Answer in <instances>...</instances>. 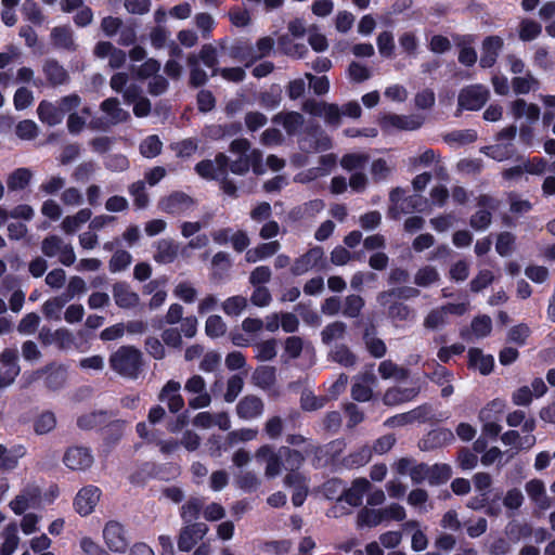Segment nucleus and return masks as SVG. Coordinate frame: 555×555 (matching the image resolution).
<instances>
[{
	"mask_svg": "<svg viewBox=\"0 0 555 555\" xmlns=\"http://www.w3.org/2000/svg\"><path fill=\"white\" fill-rule=\"evenodd\" d=\"M109 366L122 377L135 379L142 371V352L133 346H121L109 357Z\"/></svg>",
	"mask_w": 555,
	"mask_h": 555,
	"instance_id": "1",
	"label": "nucleus"
},
{
	"mask_svg": "<svg viewBox=\"0 0 555 555\" xmlns=\"http://www.w3.org/2000/svg\"><path fill=\"white\" fill-rule=\"evenodd\" d=\"M41 253L47 258H57L63 266L69 267L76 261V254L72 244L65 242L56 234L46 236L41 241Z\"/></svg>",
	"mask_w": 555,
	"mask_h": 555,
	"instance_id": "2",
	"label": "nucleus"
},
{
	"mask_svg": "<svg viewBox=\"0 0 555 555\" xmlns=\"http://www.w3.org/2000/svg\"><path fill=\"white\" fill-rule=\"evenodd\" d=\"M66 376L67 370L63 364L51 362L31 372L27 377V385L43 379L46 387L56 390L65 384Z\"/></svg>",
	"mask_w": 555,
	"mask_h": 555,
	"instance_id": "3",
	"label": "nucleus"
},
{
	"mask_svg": "<svg viewBox=\"0 0 555 555\" xmlns=\"http://www.w3.org/2000/svg\"><path fill=\"white\" fill-rule=\"evenodd\" d=\"M468 302L447 304L431 309L424 318L426 330L438 331L448 323L449 314L463 315L468 310Z\"/></svg>",
	"mask_w": 555,
	"mask_h": 555,
	"instance_id": "4",
	"label": "nucleus"
},
{
	"mask_svg": "<svg viewBox=\"0 0 555 555\" xmlns=\"http://www.w3.org/2000/svg\"><path fill=\"white\" fill-rule=\"evenodd\" d=\"M490 91L482 85H470L463 88L457 96L460 109L478 111L489 100Z\"/></svg>",
	"mask_w": 555,
	"mask_h": 555,
	"instance_id": "5",
	"label": "nucleus"
},
{
	"mask_svg": "<svg viewBox=\"0 0 555 555\" xmlns=\"http://www.w3.org/2000/svg\"><path fill=\"white\" fill-rule=\"evenodd\" d=\"M256 459L264 463V476L268 479L275 478L283 469V455L281 448L276 451L272 446H261L256 451Z\"/></svg>",
	"mask_w": 555,
	"mask_h": 555,
	"instance_id": "6",
	"label": "nucleus"
},
{
	"mask_svg": "<svg viewBox=\"0 0 555 555\" xmlns=\"http://www.w3.org/2000/svg\"><path fill=\"white\" fill-rule=\"evenodd\" d=\"M93 455L88 448L73 446L65 450L63 455L64 465L74 472H83L92 466Z\"/></svg>",
	"mask_w": 555,
	"mask_h": 555,
	"instance_id": "7",
	"label": "nucleus"
},
{
	"mask_svg": "<svg viewBox=\"0 0 555 555\" xmlns=\"http://www.w3.org/2000/svg\"><path fill=\"white\" fill-rule=\"evenodd\" d=\"M184 389L189 393L197 395L189 401L190 408L197 410L210 405L211 396L206 389L205 379L201 375L191 376L184 385Z\"/></svg>",
	"mask_w": 555,
	"mask_h": 555,
	"instance_id": "8",
	"label": "nucleus"
},
{
	"mask_svg": "<svg viewBox=\"0 0 555 555\" xmlns=\"http://www.w3.org/2000/svg\"><path fill=\"white\" fill-rule=\"evenodd\" d=\"M103 539L113 552H124L128 547V539L121 524L111 520L103 529Z\"/></svg>",
	"mask_w": 555,
	"mask_h": 555,
	"instance_id": "9",
	"label": "nucleus"
},
{
	"mask_svg": "<svg viewBox=\"0 0 555 555\" xmlns=\"http://www.w3.org/2000/svg\"><path fill=\"white\" fill-rule=\"evenodd\" d=\"M101 491L94 486H87L79 490L74 506L81 516L91 514L100 501Z\"/></svg>",
	"mask_w": 555,
	"mask_h": 555,
	"instance_id": "10",
	"label": "nucleus"
},
{
	"mask_svg": "<svg viewBox=\"0 0 555 555\" xmlns=\"http://www.w3.org/2000/svg\"><path fill=\"white\" fill-rule=\"evenodd\" d=\"M208 532V527L204 522H194L185 526L179 535L178 547L180 551L189 552L201 541Z\"/></svg>",
	"mask_w": 555,
	"mask_h": 555,
	"instance_id": "11",
	"label": "nucleus"
},
{
	"mask_svg": "<svg viewBox=\"0 0 555 555\" xmlns=\"http://www.w3.org/2000/svg\"><path fill=\"white\" fill-rule=\"evenodd\" d=\"M40 494L39 488L27 487L10 502V508L16 515H22L28 508L36 507L39 504Z\"/></svg>",
	"mask_w": 555,
	"mask_h": 555,
	"instance_id": "12",
	"label": "nucleus"
},
{
	"mask_svg": "<svg viewBox=\"0 0 555 555\" xmlns=\"http://www.w3.org/2000/svg\"><path fill=\"white\" fill-rule=\"evenodd\" d=\"M115 304L121 309H134L140 304V296L125 282H117L112 288Z\"/></svg>",
	"mask_w": 555,
	"mask_h": 555,
	"instance_id": "13",
	"label": "nucleus"
},
{
	"mask_svg": "<svg viewBox=\"0 0 555 555\" xmlns=\"http://www.w3.org/2000/svg\"><path fill=\"white\" fill-rule=\"evenodd\" d=\"M424 117L417 114H390L384 117L383 124L385 127H392L399 130L413 131L421 128L424 124Z\"/></svg>",
	"mask_w": 555,
	"mask_h": 555,
	"instance_id": "14",
	"label": "nucleus"
},
{
	"mask_svg": "<svg viewBox=\"0 0 555 555\" xmlns=\"http://www.w3.org/2000/svg\"><path fill=\"white\" fill-rule=\"evenodd\" d=\"M504 44L500 36H488L483 39L481 44L480 66L483 68L492 67L500 54Z\"/></svg>",
	"mask_w": 555,
	"mask_h": 555,
	"instance_id": "15",
	"label": "nucleus"
},
{
	"mask_svg": "<svg viewBox=\"0 0 555 555\" xmlns=\"http://www.w3.org/2000/svg\"><path fill=\"white\" fill-rule=\"evenodd\" d=\"M263 408V401L259 397L248 395L238 401L236 405V414L240 418L253 420L262 414Z\"/></svg>",
	"mask_w": 555,
	"mask_h": 555,
	"instance_id": "16",
	"label": "nucleus"
},
{
	"mask_svg": "<svg viewBox=\"0 0 555 555\" xmlns=\"http://www.w3.org/2000/svg\"><path fill=\"white\" fill-rule=\"evenodd\" d=\"M324 251L321 247H313L306 254L301 255L294 261L292 266V273L294 275H301L312 268H314L319 261L323 258Z\"/></svg>",
	"mask_w": 555,
	"mask_h": 555,
	"instance_id": "17",
	"label": "nucleus"
},
{
	"mask_svg": "<svg viewBox=\"0 0 555 555\" xmlns=\"http://www.w3.org/2000/svg\"><path fill=\"white\" fill-rule=\"evenodd\" d=\"M525 491L528 494L529 499L534 503L540 509H547L551 507V499L548 498L545 489V485L540 479H531L526 482Z\"/></svg>",
	"mask_w": 555,
	"mask_h": 555,
	"instance_id": "18",
	"label": "nucleus"
},
{
	"mask_svg": "<svg viewBox=\"0 0 555 555\" xmlns=\"http://www.w3.org/2000/svg\"><path fill=\"white\" fill-rule=\"evenodd\" d=\"M51 44L56 49L74 52L77 43L74 38V31L68 26H56L50 34Z\"/></svg>",
	"mask_w": 555,
	"mask_h": 555,
	"instance_id": "19",
	"label": "nucleus"
},
{
	"mask_svg": "<svg viewBox=\"0 0 555 555\" xmlns=\"http://www.w3.org/2000/svg\"><path fill=\"white\" fill-rule=\"evenodd\" d=\"M272 121L281 124L288 135H294L302 128L305 117L302 114L295 111L281 112L272 118Z\"/></svg>",
	"mask_w": 555,
	"mask_h": 555,
	"instance_id": "20",
	"label": "nucleus"
},
{
	"mask_svg": "<svg viewBox=\"0 0 555 555\" xmlns=\"http://www.w3.org/2000/svg\"><path fill=\"white\" fill-rule=\"evenodd\" d=\"M284 485L294 489L292 496L293 504L295 506L302 505L308 493L305 477L298 472H289L284 477Z\"/></svg>",
	"mask_w": 555,
	"mask_h": 555,
	"instance_id": "21",
	"label": "nucleus"
},
{
	"mask_svg": "<svg viewBox=\"0 0 555 555\" xmlns=\"http://www.w3.org/2000/svg\"><path fill=\"white\" fill-rule=\"evenodd\" d=\"M526 435L524 437L520 436V433L518 430H507L501 436V441L505 446H512L515 448L516 452L518 453L522 449H531L535 442L537 438L534 435L530 433H525Z\"/></svg>",
	"mask_w": 555,
	"mask_h": 555,
	"instance_id": "22",
	"label": "nucleus"
},
{
	"mask_svg": "<svg viewBox=\"0 0 555 555\" xmlns=\"http://www.w3.org/2000/svg\"><path fill=\"white\" fill-rule=\"evenodd\" d=\"M42 70L52 86H61L69 80L68 72L55 60H47L42 66Z\"/></svg>",
	"mask_w": 555,
	"mask_h": 555,
	"instance_id": "23",
	"label": "nucleus"
},
{
	"mask_svg": "<svg viewBox=\"0 0 555 555\" xmlns=\"http://www.w3.org/2000/svg\"><path fill=\"white\" fill-rule=\"evenodd\" d=\"M101 109L108 117L111 125H117L128 120L129 113L120 107L116 98H108L101 103Z\"/></svg>",
	"mask_w": 555,
	"mask_h": 555,
	"instance_id": "24",
	"label": "nucleus"
},
{
	"mask_svg": "<svg viewBox=\"0 0 555 555\" xmlns=\"http://www.w3.org/2000/svg\"><path fill=\"white\" fill-rule=\"evenodd\" d=\"M378 374L383 379H395L397 382H402L409 378L410 371L388 359L382 361L378 364Z\"/></svg>",
	"mask_w": 555,
	"mask_h": 555,
	"instance_id": "25",
	"label": "nucleus"
},
{
	"mask_svg": "<svg viewBox=\"0 0 555 555\" xmlns=\"http://www.w3.org/2000/svg\"><path fill=\"white\" fill-rule=\"evenodd\" d=\"M468 360L469 366L479 371L482 375H488L493 370L494 360L492 356L483 354L478 348L469 349Z\"/></svg>",
	"mask_w": 555,
	"mask_h": 555,
	"instance_id": "26",
	"label": "nucleus"
},
{
	"mask_svg": "<svg viewBox=\"0 0 555 555\" xmlns=\"http://www.w3.org/2000/svg\"><path fill=\"white\" fill-rule=\"evenodd\" d=\"M511 112L516 119L526 117L530 121L540 118V107L533 103H527L524 99H517L511 103Z\"/></svg>",
	"mask_w": 555,
	"mask_h": 555,
	"instance_id": "27",
	"label": "nucleus"
},
{
	"mask_svg": "<svg viewBox=\"0 0 555 555\" xmlns=\"http://www.w3.org/2000/svg\"><path fill=\"white\" fill-rule=\"evenodd\" d=\"M280 248L281 244L278 241L262 243L247 250L245 259L247 262L255 263L275 255Z\"/></svg>",
	"mask_w": 555,
	"mask_h": 555,
	"instance_id": "28",
	"label": "nucleus"
},
{
	"mask_svg": "<svg viewBox=\"0 0 555 555\" xmlns=\"http://www.w3.org/2000/svg\"><path fill=\"white\" fill-rule=\"evenodd\" d=\"M417 395L415 388L391 387L386 390L383 402L392 406L412 400Z\"/></svg>",
	"mask_w": 555,
	"mask_h": 555,
	"instance_id": "29",
	"label": "nucleus"
},
{
	"mask_svg": "<svg viewBox=\"0 0 555 555\" xmlns=\"http://www.w3.org/2000/svg\"><path fill=\"white\" fill-rule=\"evenodd\" d=\"M371 483L365 478L353 480L351 487L345 491L344 500L351 506H359L362 502L363 494L370 489Z\"/></svg>",
	"mask_w": 555,
	"mask_h": 555,
	"instance_id": "30",
	"label": "nucleus"
},
{
	"mask_svg": "<svg viewBox=\"0 0 555 555\" xmlns=\"http://www.w3.org/2000/svg\"><path fill=\"white\" fill-rule=\"evenodd\" d=\"M91 217V209L82 208L73 216H66L61 223V229L66 234H74L83 223L89 221Z\"/></svg>",
	"mask_w": 555,
	"mask_h": 555,
	"instance_id": "31",
	"label": "nucleus"
},
{
	"mask_svg": "<svg viewBox=\"0 0 555 555\" xmlns=\"http://www.w3.org/2000/svg\"><path fill=\"white\" fill-rule=\"evenodd\" d=\"M179 247L171 240H160L156 246L154 260L159 263H171L178 256Z\"/></svg>",
	"mask_w": 555,
	"mask_h": 555,
	"instance_id": "32",
	"label": "nucleus"
},
{
	"mask_svg": "<svg viewBox=\"0 0 555 555\" xmlns=\"http://www.w3.org/2000/svg\"><path fill=\"white\" fill-rule=\"evenodd\" d=\"M39 119L49 125L56 126L62 122L63 116L57 109V105L49 101H41L37 108Z\"/></svg>",
	"mask_w": 555,
	"mask_h": 555,
	"instance_id": "33",
	"label": "nucleus"
},
{
	"mask_svg": "<svg viewBox=\"0 0 555 555\" xmlns=\"http://www.w3.org/2000/svg\"><path fill=\"white\" fill-rule=\"evenodd\" d=\"M347 324L343 321H334L324 326L321 331V340L324 345L343 340L347 334Z\"/></svg>",
	"mask_w": 555,
	"mask_h": 555,
	"instance_id": "34",
	"label": "nucleus"
},
{
	"mask_svg": "<svg viewBox=\"0 0 555 555\" xmlns=\"http://www.w3.org/2000/svg\"><path fill=\"white\" fill-rule=\"evenodd\" d=\"M163 208L169 214H179L190 208L193 201L184 193H173L163 201Z\"/></svg>",
	"mask_w": 555,
	"mask_h": 555,
	"instance_id": "35",
	"label": "nucleus"
},
{
	"mask_svg": "<svg viewBox=\"0 0 555 555\" xmlns=\"http://www.w3.org/2000/svg\"><path fill=\"white\" fill-rule=\"evenodd\" d=\"M33 171L28 168H17L8 176L7 185L10 191H21L28 186L33 179Z\"/></svg>",
	"mask_w": 555,
	"mask_h": 555,
	"instance_id": "36",
	"label": "nucleus"
},
{
	"mask_svg": "<svg viewBox=\"0 0 555 555\" xmlns=\"http://www.w3.org/2000/svg\"><path fill=\"white\" fill-rule=\"evenodd\" d=\"M3 539L1 555H12L20 543L18 529L16 524H9L1 532Z\"/></svg>",
	"mask_w": 555,
	"mask_h": 555,
	"instance_id": "37",
	"label": "nucleus"
},
{
	"mask_svg": "<svg viewBox=\"0 0 555 555\" xmlns=\"http://www.w3.org/2000/svg\"><path fill=\"white\" fill-rule=\"evenodd\" d=\"M511 83L513 91L516 94H527L531 90H537L540 86L538 78H535L530 72H526L525 76L514 77Z\"/></svg>",
	"mask_w": 555,
	"mask_h": 555,
	"instance_id": "38",
	"label": "nucleus"
},
{
	"mask_svg": "<svg viewBox=\"0 0 555 555\" xmlns=\"http://www.w3.org/2000/svg\"><path fill=\"white\" fill-rule=\"evenodd\" d=\"M330 358L344 367H353L357 362V356L346 345L336 346L331 352Z\"/></svg>",
	"mask_w": 555,
	"mask_h": 555,
	"instance_id": "39",
	"label": "nucleus"
},
{
	"mask_svg": "<svg viewBox=\"0 0 555 555\" xmlns=\"http://www.w3.org/2000/svg\"><path fill=\"white\" fill-rule=\"evenodd\" d=\"M420 295V291L414 287H400L385 291L378 294L377 300L382 306L388 305L392 298L409 299Z\"/></svg>",
	"mask_w": 555,
	"mask_h": 555,
	"instance_id": "40",
	"label": "nucleus"
},
{
	"mask_svg": "<svg viewBox=\"0 0 555 555\" xmlns=\"http://www.w3.org/2000/svg\"><path fill=\"white\" fill-rule=\"evenodd\" d=\"M186 63L190 67V83L197 88L205 85L208 80V76L198 64V57L196 54L191 53L188 55Z\"/></svg>",
	"mask_w": 555,
	"mask_h": 555,
	"instance_id": "41",
	"label": "nucleus"
},
{
	"mask_svg": "<svg viewBox=\"0 0 555 555\" xmlns=\"http://www.w3.org/2000/svg\"><path fill=\"white\" fill-rule=\"evenodd\" d=\"M68 302V297L63 295L52 297L43 302L42 313L48 320H60L61 310Z\"/></svg>",
	"mask_w": 555,
	"mask_h": 555,
	"instance_id": "42",
	"label": "nucleus"
},
{
	"mask_svg": "<svg viewBox=\"0 0 555 555\" xmlns=\"http://www.w3.org/2000/svg\"><path fill=\"white\" fill-rule=\"evenodd\" d=\"M506 423L509 427H518L521 425L522 433H530L535 429V420L530 417L526 418V413L521 410H516L507 414Z\"/></svg>",
	"mask_w": 555,
	"mask_h": 555,
	"instance_id": "43",
	"label": "nucleus"
},
{
	"mask_svg": "<svg viewBox=\"0 0 555 555\" xmlns=\"http://www.w3.org/2000/svg\"><path fill=\"white\" fill-rule=\"evenodd\" d=\"M251 380L256 386L267 389L275 383V369L267 365L259 366L253 373Z\"/></svg>",
	"mask_w": 555,
	"mask_h": 555,
	"instance_id": "44",
	"label": "nucleus"
},
{
	"mask_svg": "<svg viewBox=\"0 0 555 555\" xmlns=\"http://www.w3.org/2000/svg\"><path fill=\"white\" fill-rule=\"evenodd\" d=\"M363 340H364L367 351L374 358L379 359L386 354V352H387L386 344L384 343L383 339L376 337L373 332H370L369 330H366L363 335Z\"/></svg>",
	"mask_w": 555,
	"mask_h": 555,
	"instance_id": "45",
	"label": "nucleus"
},
{
	"mask_svg": "<svg viewBox=\"0 0 555 555\" xmlns=\"http://www.w3.org/2000/svg\"><path fill=\"white\" fill-rule=\"evenodd\" d=\"M370 160V156L364 153L345 154L340 159V166L347 171H354L364 168Z\"/></svg>",
	"mask_w": 555,
	"mask_h": 555,
	"instance_id": "46",
	"label": "nucleus"
},
{
	"mask_svg": "<svg viewBox=\"0 0 555 555\" xmlns=\"http://www.w3.org/2000/svg\"><path fill=\"white\" fill-rule=\"evenodd\" d=\"M452 476V468L448 464L429 465V485L439 486L446 483Z\"/></svg>",
	"mask_w": 555,
	"mask_h": 555,
	"instance_id": "47",
	"label": "nucleus"
},
{
	"mask_svg": "<svg viewBox=\"0 0 555 555\" xmlns=\"http://www.w3.org/2000/svg\"><path fill=\"white\" fill-rule=\"evenodd\" d=\"M364 299L359 295H349L345 298L341 313L346 318H358L364 307Z\"/></svg>",
	"mask_w": 555,
	"mask_h": 555,
	"instance_id": "48",
	"label": "nucleus"
},
{
	"mask_svg": "<svg viewBox=\"0 0 555 555\" xmlns=\"http://www.w3.org/2000/svg\"><path fill=\"white\" fill-rule=\"evenodd\" d=\"M383 522L380 508L372 509L363 507L357 516L358 527H376Z\"/></svg>",
	"mask_w": 555,
	"mask_h": 555,
	"instance_id": "49",
	"label": "nucleus"
},
{
	"mask_svg": "<svg viewBox=\"0 0 555 555\" xmlns=\"http://www.w3.org/2000/svg\"><path fill=\"white\" fill-rule=\"evenodd\" d=\"M235 482L237 487L245 492H254L261 485L259 476L255 472L250 470L243 472L240 475H237Z\"/></svg>",
	"mask_w": 555,
	"mask_h": 555,
	"instance_id": "50",
	"label": "nucleus"
},
{
	"mask_svg": "<svg viewBox=\"0 0 555 555\" xmlns=\"http://www.w3.org/2000/svg\"><path fill=\"white\" fill-rule=\"evenodd\" d=\"M56 426V417L52 412L41 413L34 422V430L37 435H47Z\"/></svg>",
	"mask_w": 555,
	"mask_h": 555,
	"instance_id": "51",
	"label": "nucleus"
},
{
	"mask_svg": "<svg viewBox=\"0 0 555 555\" xmlns=\"http://www.w3.org/2000/svg\"><path fill=\"white\" fill-rule=\"evenodd\" d=\"M128 190L130 195L133 197V203L137 206V208L142 209L149 205L150 198L146 193L144 181L139 180L131 183Z\"/></svg>",
	"mask_w": 555,
	"mask_h": 555,
	"instance_id": "52",
	"label": "nucleus"
},
{
	"mask_svg": "<svg viewBox=\"0 0 555 555\" xmlns=\"http://www.w3.org/2000/svg\"><path fill=\"white\" fill-rule=\"evenodd\" d=\"M247 298L241 295L232 296L225 299L221 307L228 315H238L247 308Z\"/></svg>",
	"mask_w": 555,
	"mask_h": 555,
	"instance_id": "53",
	"label": "nucleus"
},
{
	"mask_svg": "<svg viewBox=\"0 0 555 555\" xmlns=\"http://www.w3.org/2000/svg\"><path fill=\"white\" fill-rule=\"evenodd\" d=\"M477 139V133L474 130H454L443 137L444 142L449 144L464 145L474 142Z\"/></svg>",
	"mask_w": 555,
	"mask_h": 555,
	"instance_id": "54",
	"label": "nucleus"
},
{
	"mask_svg": "<svg viewBox=\"0 0 555 555\" xmlns=\"http://www.w3.org/2000/svg\"><path fill=\"white\" fill-rule=\"evenodd\" d=\"M196 55L198 57V62L202 61L207 67L212 69V76L218 74L219 68L217 67V49L212 44H204L201 48L199 53Z\"/></svg>",
	"mask_w": 555,
	"mask_h": 555,
	"instance_id": "55",
	"label": "nucleus"
},
{
	"mask_svg": "<svg viewBox=\"0 0 555 555\" xmlns=\"http://www.w3.org/2000/svg\"><path fill=\"white\" fill-rule=\"evenodd\" d=\"M439 280V273L435 267L425 266L421 268L414 276V283L417 286L427 287Z\"/></svg>",
	"mask_w": 555,
	"mask_h": 555,
	"instance_id": "56",
	"label": "nucleus"
},
{
	"mask_svg": "<svg viewBox=\"0 0 555 555\" xmlns=\"http://www.w3.org/2000/svg\"><path fill=\"white\" fill-rule=\"evenodd\" d=\"M392 171V166L384 158H377L372 162L370 172L373 181L379 182L386 180Z\"/></svg>",
	"mask_w": 555,
	"mask_h": 555,
	"instance_id": "57",
	"label": "nucleus"
},
{
	"mask_svg": "<svg viewBox=\"0 0 555 555\" xmlns=\"http://www.w3.org/2000/svg\"><path fill=\"white\" fill-rule=\"evenodd\" d=\"M227 324L220 315H210L205 323V333L211 338H218L225 334Z\"/></svg>",
	"mask_w": 555,
	"mask_h": 555,
	"instance_id": "58",
	"label": "nucleus"
},
{
	"mask_svg": "<svg viewBox=\"0 0 555 555\" xmlns=\"http://www.w3.org/2000/svg\"><path fill=\"white\" fill-rule=\"evenodd\" d=\"M163 143L157 135L147 137L140 144V153L146 158H153L160 154Z\"/></svg>",
	"mask_w": 555,
	"mask_h": 555,
	"instance_id": "59",
	"label": "nucleus"
},
{
	"mask_svg": "<svg viewBox=\"0 0 555 555\" xmlns=\"http://www.w3.org/2000/svg\"><path fill=\"white\" fill-rule=\"evenodd\" d=\"M160 69V63L155 59L146 60L142 65L133 67L132 72L139 79L154 77Z\"/></svg>",
	"mask_w": 555,
	"mask_h": 555,
	"instance_id": "60",
	"label": "nucleus"
},
{
	"mask_svg": "<svg viewBox=\"0 0 555 555\" xmlns=\"http://www.w3.org/2000/svg\"><path fill=\"white\" fill-rule=\"evenodd\" d=\"M541 25L532 20H524L519 25V38L522 41L535 39L541 34Z\"/></svg>",
	"mask_w": 555,
	"mask_h": 555,
	"instance_id": "61",
	"label": "nucleus"
},
{
	"mask_svg": "<svg viewBox=\"0 0 555 555\" xmlns=\"http://www.w3.org/2000/svg\"><path fill=\"white\" fill-rule=\"evenodd\" d=\"M40 321L36 312H29L18 322L17 331L22 335H31L38 330Z\"/></svg>",
	"mask_w": 555,
	"mask_h": 555,
	"instance_id": "62",
	"label": "nucleus"
},
{
	"mask_svg": "<svg viewBox=\"0 0 555 555\" xmlns=\"http://www.w3.org/2000/svg\"><path fill=\"white\" fill-rule=\"evenodd\" d=\"M203 507L202 500L197 498L190 499L181 508V517L185 522H192L198 518Z\"/></svg>",
	"mask_w": 555,
	"mask_h": 555,
	"instance_id": "63",
	"label": "nucleus"
},
{
	"mask_svg": "<svg viewBox=\"0 0 555 555\" xmlns=\"http://www.w3.org/2000/svg\"><path fill=\"white\" fill-rule=\"evenodd\" d=\"M441 157L439 154H437L434 150L428 149L424 151L418 156H414L410 158V165L414 168L418 167H428L433 164L440 163Z\"/></svg>",
	"mask_w": 555,
	"mask_h": 555,
	"instance_id": "64",
	"label": "nucleus"
}]
</instances>
